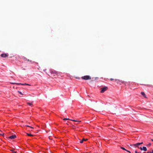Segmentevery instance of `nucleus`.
Listing matches in <instances>:
<instances>
[{
    "label": "nucleus",
    "instance_id": "nucleus-1",
    "mask_svg": "<svg viewBox=\"0 0 153 153\" xmlns=\"http://www.w3.org/2000/svg\"><path fill=\"white\" fill-rule=\"evenodd\" d=\"M114 81L116 82L117 83H119L120 85L122 84H125L126 83V82L124 81L116 79H114Z\"/></svg>",
    "mask_w": 153,
    "mask_h": 153
},
{
    "label": "nucleus",
    "instance_id": "nucleus-2",
    "mask_svg": "<svg viewBox=\"0 0 153 153\" xmlns=\"http://www.w3.org/2000/svg\"><path fill=\"white\" fill-rule=\"evenodd\" d=\"M81 79L85 80H87L88 79H91V78L90 76L86 75L82 77Z\"/></svg>",
    "mask_w": 153,
    "mask_h": 153
},
{
    "label": "nucleus",
    "instance_id": "nucleus-3",
    "mask_svg": "<svg viewBox=\"0 0 153 153\" xmlns=\"http://www.w3.org/2000/svg\"><path fill=\"white\" fill-rule=\"evenodd\" d=\"M108 87L106 86L102 88H101V91L100 92L101 93H103L105 92V91H106Z\"/></svg>",
    "mask_w": 153,
    "mask_h": 153
},
{
    "label": "nucleus",
    "instance_id": "nucleus-4",
    "mask_svg": "<svg viewBox=\"0 0 153 153\" xmlns=\"http://www.w3.org/2000/svg\"><path fill=\"white\" fill-rule=\"evenodd\" d=\"M8 56V53H2L1 55V56L3 58H5Z\"/></svg>",
    "mask_w": 153,
    "mask_h": 153
},
{
    "label": "nucleus",
    "instance_id": "nucleus-5",
    "mask_svg": "<svg viewBox=\"0 0 153 153\" xmlns=\"http://www.w3.org/2000/svg\"><path fill=\"white\" fill-rule=\"evenodd\" d=\"M139 149L140 150H143L144 151H146L147 150L145 146H143V147H140Z\"/></svg>",
    "mask_w": 153,
    "mask_h": 153
},
{
    "label": "nucleus",
    "instance_id": "nucleus-6",
    "mask_svg": "<svg viewBox=\"0 0 153 153\" xmlns=\"http://www.w3.org/2000/svg\"><path fill=\"white\" fill-rule=\"evenodd\" d=\"M16 137V135H13L9 137L8 138L10 139H13L15 138Z\"/></svg>",
    "mask_w": 153,
    "mask_h": 153
},
{
    "label": "nucleus",
    "instance_id": "nucleus-7",
    "mask_svg": "<svg viewBox=\"0 0 153 153\" xmlns=\"http://www.w3.org/2000/svg\"><path fill=\"white\" fill-rule=\"evenodd\" d=\"M139 146L138 144V143H137L136 144H132V145H131V146H134L135 147H138V146Z\"/></svg>",
    "mask_w": 153,
    "mask_h": 153
},
{
    "label": "nucleus",
    "instance_id": "nucleus-8",
    "mask_svg": "<svg viewBox=\"0 0 153 153\" xmlns=\"http://www.w3.org/2000/svg\"><path fill=\"white\" fill-rule=\"evenodd\" d=\"M23 59L25 61H30V62H31V60H30L29 59H27V58L25 57H24Z\"/></svg>",
    "mask_w": 153,
    "mask_h": 153
},
{
    "label": "nucleus",
    "instance_id": "nucleus-9",
    "mask_svg": "<svg viewBox=\"0 0 153 153\" xmlns=\"http://www.w3.org/2000/svg\"><path fill=\"white\" fill-rule=\"evenodd\" d=\"M87 139H85L84 138H83L82 139V140H81L80 143H83V142L84 141H86L87 140Z\"/></svg>",
    "mask_w": 153,
    "mask_h": 153
},
{
    "label": "nucleus",
    "instance_id": "nucleus-10",
    "mask_svg": "<svg viewBox=\"0 0 153 153\" xmlns=\"http://www.w3.org/2000/svg\"><path fill=\"white\" fill-rule=\"evenodd\" d=\"M141 94L145 98H146V95L144 92H141Z\"/></svg>",
    "mask_w": 153,
    "mask_h": 153
},
{
    "label": "nucleus",
    "instance_id": "nucleus-11",
    "mask_svg": "<svg viewBox=\"0 0 153 153\" xmlns=\"http://www.w3.org/2000/svg\"><path fill=\"white\" fill-rule=\"evenodd\" d=\"M71 120L72 121L74 122H78L79 123L81 122V121H77V120Z\"/></svg>",
    "mask_w": 153,
    "mask_h": 153
},
{
    "label": "nucleus",
    "instance_id": "nucleus-12",
    "mask_svg": "<svg viewBox=\"0 0 153 153\" xmlns=\"http://www.w3.org/2000/svg\"><path fill=\"white\" fill-rule=\"evenodd\" d=\"M27 104L30 106H31L33 105L32 102H27Z\"/></svg>",
    "mask_w": 153,
    "mask_h": 153
},
{
    "label": "nucleus",
    "instance_id": "nucleus-13",
    "mask_svg": "<svg viewBox=\"0 0 153 153\" xmlns=\"http://www.w3.org/2000/svg\"><path fill=\"white\" fill-rule=\"evenodd\" d=\"M17 92L19 93V94H20L22 95H23L24 94H22V92H21V91H17Z\"/></svg>",
    "mask_w": 153,
    "mask_h": 153
},
{
    "label": "nucleus",
    "instance_id": "nucleus-14",
    "mask_svg": "<svg viewBox=\"0 0 153 153\" xmlns=\"http://www.w3.org/2000/svg\"><path fill=\"white\" fill-rule=\"evenodd\" d=\"M27 136H32L33 135L27 133Z\"/></svg>",
    "mask_w": 153,
    "mask_h": 153
},
{
    "label": "nucleus",
    "instance_id": "nucleus-15",
    "mask_svg": "<svg viewBox=\"0 0 153 153\" xmlns=\"http://www.w3.org/2000/svg\"><path fill=\"white\" fill-rule=\"evenodd\" d=\"M22 85H30L27 84H26V83H23L22 84Z\"/></svg>",
    "mask_w": 153,
    "mask_h": 153
},
{
    "label": "nucleus",
    "instance_id": "nucleus-16",
    "mask_svg": "<svg viewBox=\"0 0 153 153\" xmlns=\"http://www.w3.org/2000/svg\"><path fill=\"white\" fill-rule=\"evenodd\" d=\"M10 151L13 153H16V152H15L13 149H11Z\"/></svg>",
    "mask_w": 153,
    "mask_h": 153
},
{
    "label": "nucleus",
    "instance_id": "nucleus-17",
    "mask_svg": "<svg viewBox=\"0 0 153 153\" xmlns=\"http://www.w3.org/2000/svg\"><path fill=\"white\" fill-rule=\"evenodd\" d=\"M63 120H70L71 119H70L68 118H64L63 119Z\"/></svg>",
    "mask_w": 153,
    "mask_h": 153
},
{
    "label": "nucleus",
    "instance_id": "nucleus-18",
    "mask_svg": "<svg viewBox=\"0 0 153 153\" xmlns=\"http://www.w3.org/2000/svg\"><path fill=\"white\" fill-rule=\"evenodd\" d=\"M120 148H121V149H123V150H125V151L126 150L125 148H124L123 147H121Z\"/></svg>",
    "mask_w": 153,
    "mask_h": 153
},
{
    "label": "nucleus",
    "instance_id": "nucleus-19",
    "mask_svg": "<svg viewBox=\"0 0 153 153\" xmlns=\"http://www.w3.org/2000/svg\"><path fill=\"white\" fill-rule=\"evenodd\" d=\"M22 83H16V85H22Z\"/></svg>",
    "mask_w": 153,
    "mask_h": 153
},
{
    "label": "nucleus",
    "instance_id": "nucleus-20",
    "mask_svg": "<svg viewBox=\"0 0 153 153\" xmlns=\"http://www.w3.org/2000/svg\"><path fill=\"white\" fill-rule=\"evenodd\" d=\"M143 143V142H142L141 143H138V144L139 145V146L141 145V144H142Z\"/></svg>",
    "mask_w": 153,
    "mask_h": 153
},
{
    "label": "nucleus",
    "instance_id": "nucleus-21",
    "mask_svg": "<svg viewBox=\"0 0 153 153\" xmlns=\"http://www.w3.org/2000/svg\"><path fill=\"white\" fill-rule=\"evenodd\" d=\"M110 80L111 81H112L113 80H114V79H112V78H111V79H110Z\"/></svg>",
    "mask_w": 153,
    "mask_h": 153
},
{
    "label": "nucleus",
    "instance_id": "nucleus-22",
    "mask_svg": "<svg viewBox=\"0 0 153 153\" xmlns=\"http://www.w3.org/2000/svg\"><path fill=\"white\" fill-rule=\"evenodd\" d=\"M150 153H153V150L152 151L150 152Z\"/></svg>",
    "mask_w": 153,
    "mask_h": 153
},
{
    "label": "nucleus",
    "instance_id": "nucleus-23",
    "mask_svg": "<svg viewBox=\"0 0 153 153\" xmlns=\"http://www.w3.org/2000/svg\"><path fill=\"white\" fill-rule=\"evenodd\" d=\"M11 84H16V83L12 82V83H11Z\"/></svg>",
    "mask_w": 153,
    "mask_h": 153
},
{
    "label": "nucleus",
    "instance_id": "nucleus-24",
    "mask_svg": "<svg viewBox=\"0 0 153 153\" xmlns=\"http://www.w3.org/2000/svg\"><path fill=\"white\" fill-rule=\"evenodd\" d=\"M151 145V143H149L148 144V145H149V146H150Z\"/></svg>",
    "mask_w": 153,
    "mask_h": 153
},
{
    "label": "nucleus",
    "instance_id": "nucleus-25",
    "mask_svg": "<svg viewBox=\"0 0 153 153\" xmlns=\"http://www.w3.org/2000/svg\"><path fill=\"white\" fill-rule=\"evenodd\" d=\"M126 151H127V152H129L130 153H131V152L129 151L128 150H126Z\"/></svg>",
    "mask_w": 153,
    "mask_h": 153
},
{
    "label": "nucleus",
    "instance_id": "nucleus-26",
    "mask_svg": "<svg viewBox=\"0 0 153 153\" xmlns=\"http://www.w3.org/2000/svg\"><path fill=\"white\" fill-rule=\"evenodd\" d=\"M26 126L30 127V126Z\"/></svg>",
    "mask_w": 153,
    "mask_h": 153
},
{
    "label": "nucleus",
    "instance_id": "nucleus-27",
    "mask_svg": "<svg viewBox=\"0 0 153 153\" xmlns=\"http://www.w3.org/2000/svg\"><path fill=\"white\" fill-rule=\"evenodd\" d=\"M3 136V134H0V136Z\"/></svg>",
    "mask_w": 153,
    "mask_h": 153
},
{
    "label": "nucleus",
    "instance_id": "nucleus-28",
    "mask_svg": "<svg viewBox=\"0 0 153 153\" xmlns=\"http://www.w3.org/2000/svg\"><path fill=\"white\" fill-rule=\"evenodd\" d=\"M51 73H55V72H51Z\"/></svg>",
    "mask_w": 153,
    "mask_h": 153
},
{
    "label": "nucleus",
    "instance_id": "nucleus-29",
    "mask_svg": "<svg viewBox=\"0 0 153 153\" xmlns=\"http://www.w3.org/2000/svg\"><path fill=\"white\" fill-rule=\"evenodd\" d=\"M30 128H32V129H33V127H31V126L30 127Z\"/></svg>",
    "mask_w": 153,
    "mask_h": 153
},
{
    "label": "nucleus",
    "instance_id": "nucleus-30",
    "mask_svg": "<svg viewBox=\"0 0 153 153\" xmlns=\"http://www.w3.org/2000/svg\"><path fill=\"white\" fill-rule=\"evenodd\" d=\"M135 153H137V152L136 151H135Z\"/></svg>",
    "mask_w": 153,
    "mask_h": 153
},
{
    "label": "nucleus",
    "instance_id": "nucleus-31",
    "mask_svg": "<svg viewBox=\"0 0 153 153\" xmlns=\"http://www.w3.org/2000/svg\"><path fill=\"white\" fill-rule=\"evenodd\" d=\"M151 140L153 141V139H151Z\"/></svg>",
    "mask_w": 153,
    "mask_h": 153
},
{
    "label": "nucleus",
    "instance_id": "nucleus-32",
    "mask_svg": "<svg viewBox=\"0 0 153 153\" xmlns=\"http://www.w3.org/2000/svg\"><path fill=\"white\" fill-rule=\"evenodd\" d=\"M146 153H150V152H146Z\"/></svg>",
    "mask_w": 153,
    "mask_h": 153
},
{
    "label": "nucleus",
    "instance_id": "nucleus-33",
    "mask_svg": "<svg viewBox=\"0 0 153 153\" xmlns=\"http://www.w3.org/2000/svg\"><path fill=\"white\" fill-rule=\"evenodd\" d=\"M143 153H146V152H143Z\"/></svg>",
    "mask_w": 153,
    "mask_h": 153
},
{
    "label": "nucleus",
    "instance_id": "nucleus-34",
    "mask_svg": "<svg viewBox=\"0 0 153 153\" xmlns=\"http://www.w3.org/2000/svg\"><path fill=\"white\" fill-rule=\"evenodd\" d=\"M137 153H139V152H138H138H137Z\"/></svg>",
    "mask_w": 153,
    "mask_h": 153
}]
</instances>
